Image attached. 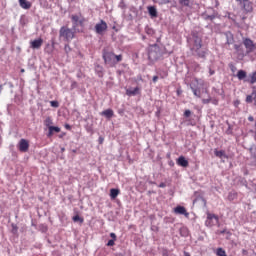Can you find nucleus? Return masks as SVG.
I'll use <instances>...</instances> for the list:
<instances>
[{
    "mask_svg": "<svg viewBox=\"0 0 256 256\" xmlns=\"http://www.w3.org/2000/svg\"><path fill=\"white\" fill-rule=\"evenodd\" d=\"M19 5L22 9H31V2L27 0H19Z\"/></svg>",
    "mask_w": 256,
    "mask_h": 256,
    "instance_id": "14",
    "label": "nucleus"
},
{
    "mask_svg": "<svg viewBox=\"0 0 256 256\" xmlns=\"http://www.w3.org/2000/svg\"><path fill=\"white\" fill-rule=\"evenodd\" d=\"M48 129L52 131L53 133H61V128L57 126H49Z\"/></svg>",
    "mask_w": 256,
    "mask_h": 256,
    "instance_id": "25",
    "label": "nucleus"
},
{
    "mask_svg": "<svg viewBox=\"0 0 256 256\" xmlns=\"http://www.w3.org/2000/svg\"><path fill=\"white\" fill-rule=\"evenodd\" d=\"M2 89H3V86L1 85V86H0V91H1Z\"/></svg>",
    "mask_w": 256,
    "mask_h": 256,
    "instance_id": "53",
    "label": "nucleus"
},
{
    "mask_svg": "<svg viewBox=\"0 0 256 256\" xmlns=\"http://www.w3.org/2000/svg\"><path fill=\"white\" fill-rule=\"evenodd\" d=\"M59 37L60 39H63V41L71 43V41L75 39V31H73L69 27L62 26L59 30Z\"/></svg>",
    "mask_w": 256,
    "mask_h": 256,
    "instance_id": "2",
    "label": "nucleus"
},
{
    "mask_svg": "<svg viewBox=\"0 0 256 256\" xmlns=\"http://www.w3.org/2000/svg\"><path fill=\"white\" fill-rule=\"evenodd\" d=\"M66 129H71V126L69 124L65 125Z\"/></svg>",
    "mask_w": 256,
    "mask_h": 256,
    "instance_id": "49",
    "label": "nucleus"
},
{
    "mask_svg": "<svg viewBox=\"0 0 256 256\" xmlns=\"http://www.w3.org/2000/svg\"><path fill=\"white\" fill-rule=\"evenodd\" d=\"M98 141H99L100 145H103V141H105V138L104 137H99Z\"/></svg>",
    "mask_w": 256,
    "mask_h": 256,
    "instance_id": "44",
    "label": "nucleus"
},
{
    "mask_svg": "<svg viewBox=\"0 0 256 256\" xmlns=\"http://www.w3.org/2000/svg\"><path fill=\"white\" fill-rule=\"evenodd\" d=\"M250 85H255L256 83V71L249 74V79L247 80Z\"/></svg>",
    "mask_w": 256,
    "mask_h": 256,
    "instance_id": "18",
    "label": "nucleus"
},
{
    "mask_svg": "<svg viewBox=\"0 0 256 256\" xmlns=\"http://www.w3.org/2000/svg\"><path fill=\"white\" fill-rule=\"evenodd\" d=\"M21 73H25V69H22V70H21Z\"/></svg>",
    "mask_w": 256,
    "mask_h": 256,
    "instance_id": "52",
    "label": "nucleus"
},
{
    "mask_svg": "<svg viewBox=\"0 0 256 256\" xmlns=\"http://www.w3.org/2000/svg\"><path fill=\"white\" fill-rule=\"evenodd\" d=\"M161 79H165V77H169V73L167 71H162L159 73Z\"/></svg>",
    "mask_w": 256,
    "mask_h": 256,
    "instance_id": "30",
    "label": "nucleus"
},
{
    "mask_svg": "<svg viewBox=\"0 0 256 256\" xmlns=\"http://www.w3.org/2000/svg\"><path fill=\"white\" fill-rule=\"evenodd\" d=\"M194 71L196 73H199V71H201V65H199V63L197 62L194 63Z\"/></svg>",
    "mask_w": 256,
    "mask_h": 256,
    "instance_id": "29",
    "label": "nucleus"
},
{
    "mask_svg": "<svg viewBox=\"0 0 256 256\" xmlns=\"http://www.w3.org/2000/svg\"><path fill=\"white\" fill-rule=\"evenodd\" d=\"M202 47L203 40L201 37L193 34V44L191 46V51L196 53L197 57H200V59H205V57H207V50H202Z\"/></svg>",
    "mask_w": 256,
    "mask_h": 256,
    "instance_id": "1",
    "label": "nucleus"
},
{
    "mask_svg": "<svg viewBox=\"0 0 256 256\" xmlns=\"http://www.w3.org/2000/svg\"><path fill=\"white\" fill-rule=\"evenodd\" d=\"M202 103H203L204 105H207V104L211 103V98L203 99V100H202Z\"/></svg>",
    "mask_w": 256,
    "mask_h": 256,
    "instance_id": "39",
    "label": "nucleus"
},
{
    "mask_svg": "<svg viewBox=\"0 0 256 256\" xmlns=\"http://www.w3.org/2000/svg\"><path fill=\"white\" fill-rule=\"evenodd\" d=\"M101 115H103L104 117H106V119H111L114 115V112L112 109H106L104 110Z\"/></svg>",
    "mask_w": 256,
    "mask_h": 256,
    "instance_id": "16",
    "label": "nucleus"
},
{
    "mask_svg": "<svg viewBox=\"0 0 256 256\" xmlns=\"http://www.w3.org/2000/svg\"><path fill=\"white\" fill-rule=\"evenodd\" d=\"M64 50H65V53H69L71 51V46H69V44H66L64 46Z\"/></svg>",
    "mask_w": 256,
    "mask_h": 256,
    "instance_id": "36",
    "label": "nucleus"
},
{
    "mask_svg": "<svg viewBox=\"0 0 256 256\" xmlns=\"http://www.w3.org/2000/svg\"><path fill=\"white\" fill-rule=\"evenodd\" d=\"M18 149L21 153H27L29 151V141L22 138L18 143Z\"/></svg>",
    "mask_w": 256,
    "mask_h": 256,
    "instance_id": "7",
    "label": "nucleus"
},
{
    "mask_svg": "<svg viewBox=\"0 0 256 256\" xmlns=\"http://www.w3.org/2000/svg\"><path fill=\"white\" fill-rule=\"evenodd\" d=\"M240 5L246 13H251L253 11V3L249 0H242Z\"/></svg>",
    "mask_w": 256,
    "mask_h": 256,
    "instance_id": "9",
    "label": "nucleus"
},
{
    "mask_svg": "<svg viewBox=\"0 0 256 256\" xmlns=\"http://www.w3.org/2000/svg\"><path fill=\"white\" fill-rule=\"evenodd\" d=\"M217 223H219V216H217L215 214L208 213L207 220H206V226L213 227L214 225H217Z\"/></svg>",
    "mask_w": 256,
    "mask_h": 256,
    "instance_id": "5",
    "label": "nucleus"
},
{
    "mask_svg": "<svg viewBox=\"0 0 256 256\" xmlns=\"http://www.w3.org/2000/svg\"><path fill=\"white\" fill-rule=\"evenodd\" d=\"M42 46H43L42 38H38L30 42L31 49H41Z\"/></svg>",
    "mask_w": 256,
    "mask_h": 256,
    "instance_id": "11",
    "label": "nucleus"
},
{
    "mask_svg": "<svg viewBox=\"0 0 256 256\" xmlns=\"http://www.w3.org/2000/svg\"><path fill=\"white\" fill-rule=\"evenodd\" d=\"M214 155L216 156V157H219V159H223V157H224V159H227V154H225V150H215L214 151Z\"/></svg>",
    "mask_w": 256,
    "mask_h": 256,
    "instance_id": "15",
    "label": "nucleus"
},
{
    "mask_svg": "<svg viewBox=\"0 0 256 256\" xmlns=\"http://www.w3.org/2000/svg\"><path fill=\"white\" fill-rule=\"evenodd\" d=\"M251 157L254 161H256V152H253V148L250 149Z\"/></svg>",
    "mask_w": 256,
    "mask_h": 256,
    "instance_id": "38",
    "label": "nucleus"
},
{
    "mask_svg": "<svg viewBox=\"0 0 256 256\" xmlns=\"http://www.w3.org/2000/svg\"><path fill=\"white\" fill-rule=\"evenodd\" d=\"M238 3H240V5H241V2L243 1V0H236Z\"/></svg>",
    "mask_w": 256,
    "mask_h": 256,
    "instance_id": "51",
    "label": "nucleus"
},
{
    "mask_svg": "<svg viewBox=\"0 0 256 256\" xmlns=\"http://www.w3.org/2000/svg\"><path fill=\"white\" fill-rule=\"evenodd\" d=\"M48 137H53V132H52V130H49V132H48Z\"/></svg>",
    "mask_w": 256,
    "mask_h": 256,
    "instance_id": "48",
    "label": "nucleus"
},
{
    "mask_svg": "<svg viewBox=\"0 0 256 256\" xmlns=\"http://www.w3.org/2000/svg\"><path fill=\"white\" fill-rule=\"evenodd\" d=\"M252 96H254V101H256V86L252 87Z\"/></svg>",
    "mask_w": 256,
    "mask_h": 256,
    "instance_id": "37",
    "label": "nucleus"
},
{
    "mask_svg": "<svg viewBox=\"0 0 256 256\" xmlns=\"http://www.w3.org/2000/svg\"><path fill=\"white\" fill-rule=\"evenodd\" d=\"M72 19V23H73V27L74 29L80 25V27H83L84 23H85V18H79L78 15H72L71 16Z\"/></svg>",
    "mask_w": 256,
    "mask_h": 256,
    "instance_id": "8",
    "label": "nucleus"
},
{
    "mask_svg": "<svg viewBox=\"0 0 256 256\" xmlns=\"http://www.w3.org/2000/svg\"><path fill=\"white\" fill-rule=\"evenodd\" d=\"M240 104L241 102L239 100L234 101V107H239Z\"/></svg>",
    "mask_w": 256,
    "mask_h": 256,
    "instance_id": "43",
    "label": "nucleus"
},
{
    "mask_svg": "<svg viewBox=\"0 0 256 256\" xmlns=\"http://www.w3.org/2000/svg\"><path fill=\"white\" fill-rule=\"evenodd\" d=\"M103 59L106 65H110V67H115V65H117V62H115V53L113 52L104 51Z\"/></svg>",
    "mask_w": 256,
    "mask_h": 256,
    "instance_id": "3",
    "label": "nucleus"
},
{
    "mask_svg": "<svg viewBox=\"0 0 256 256\" xmlns=\"http://www.w3.org/2000/svg\"><path fill=\"white\" fill-rule=\"evenodd\" d=\"M44 123H45L46 127L49 128V125H51L53 123V121L51 120V118H47Z\"/></svg>",
    "mask_w": 256,
    "mask_h": 256,
    "instance_id": "34",
    "label": "nucleus"
},
{
    "mask_svg": "<svg viewBox=\"0 0 256 256\" xmlns=\"http://www.w3.org/2000/svg\"><path fill=\"white\" fill-rule=\"evenodd\" d=\"M50 105H51V107H55V108H57V107H59V102H58V101H56V100H54V101H50Z\"/></svg>",
    "mask_w": 256,
    "mask_h": 256,
    "instance_id": "33",
    "label": "nucleus"
},
{
    "mask_svg": "<svg viewBox=\"0 0 256 256\" xmlns=\"http://www.w3.org/2000/svg\"><path fill=\"white\" fill-rule=\"evenodd\" d=\"M159 187H160L161 189H163V188L166 187V185H165V183L162 182V183L159 184Z\"/></svg>",
    "mask_w": 256,
    "mask_h": 256,
    "instance_id": "47",
    "label": "nucleus"
},
{
    "mask_svg": "<svg viewBox=\"0 0 256 256\" xmlns=\"http://www.w3.org/2000/svg\"><path fill=\"white\" fill-rule=\"evenodd\" d=\"M248 121L253 122V121H255V118H253V116H249Z\"/></svg>",
    "mask_w": 256,
    "mask_h": 256,
    "instance_id": "46",
    "label": "nucleus"
},
{
    "mask_svg": "<svg viewBox=\"0 0 256 256\" xmlns=\"http://www.w3.org/2000/svg\"><path fill=\"white\" fill-rule=\"evenodd\" d=\"M182 7H189L190 0H178Z\"/></svg>",
    "mask_w": 256,
    "mask_h": 256,
    "instance_id": "26",
    "label": "nucleus"
},
{
    "mask_svg": "<svg viewBox=\"0 0 256 256\" xmlns=\"http://www.w3.org/2000/svg\"><path fill=\"white\" fill-rule=\"evenodd\" d=\"M110 237L113 241H117V235L115 233H110Z\"/></svg>",
    "mask_w": 256,
    "mask_h": 256,
    "instance_id": "41",
    "label": "nucleus"
},
{
    "mask_svg": "<svg viewBox=\"0 0 256 256\" xmlns=\"http://www.w3.org/2000/svg\"><path fill=\"white\" fill-rule=\"evenodd\" d=\"M73 221L77 223V221H80V223H83V218H80L79 215H76L73 217Z\"/></svg>",
    "mask_w": 256,
    "mask_h": 256,
    "instance_id": "32",
    "label": "nucleus"
},
{
    "mask_svg": "<svg viewBox=\"0 0 256 256\" xmlns=\"http://www.w3.org/2000/svg\"><path fill=\"white\" fill-rule=\"evenodd\" d=\"M115 241H116V240H112V239L109 240L108 243L106 244L107 247H113V246L115 245Z\"/></svg>",
    "mask_w": 256,
    "mask_h": 256,
    "instance_id": "35",
    "label": "nucleus"
},
{
    "mask_svg": "<svg viewBox=\"0 0 256 256\" xmlns=\"http://www.w3.org/2000/svg\"><path fill=\"white\" fill-rule=\"evenodd\" d=\"M154 3H158V5H169L171 0H154Z\"/></svg>",
    "mask_w": 256,
    "mask_h": 256,
    "instance_id": "23",
    "label": "nucleus"
},
{
    "mask_svg": "<svg viewBox=\"0 0 256 256\" xmlns=\"http://www.w3.org/2000/svg\"><path fill=\"white\" fill-rule=\"evenodd\" d=\"M216 255L217 256H227V252H225V250L223 248H217Z\"/></svg>",
    "mask_w": 256,
    "mask_h": 256,
    "instance_id": "22",
    "label": "nucleus"
},
{
    "mask_svg": "<svg viewBox=\"0 0 256 256\" xmlns=\"http://www.w3.org/2000/svg\"><path fill=\"white\" fill-rule=\"evenodd\" d=\"M177 165H179L180 167H189V161H187L184 156H180L177 159Z\"/></svg>",
    "mask_w": 256,
    "mask_h": 256,
    "instance_id": "13",
    "label": "nucleus"
},
{
    "mask_svg": "<svg viewBox=\"0 0 256 256\" xmlns=\"http://www.w3.org/2000/svg\"><path fill=\"white\" fill-rule=\"evenodd\" d=\"M245 77H247V72H245L244 70H239L237 73V78L239 79V81H243Z\"/></svg>",
    "mask_w": 256,
    "mask_h": 256,
    "instance_id": "20",
    "label": "nucleus"
},
{
    "mask_svg": "<svg viewBox=\"0 0 256 256\" xmlns=\"http://www.w3.org/2000/svg\"><path fill=\"white\" fill-rule=\"evenodd\" d=\"M148 13L151 17H157V8L155 6H149Z\"/></svg>",
    "mask_w": 256,
    "mask_h": 256,
    "instance_id": "19",
    "label": "nucleus"
},
{
    "mask_svg": "<svg viewBox=\"0 0 256 256\" xmlns=\"http://www.w3.org/2000/svg\"><path fill=\"white\" fill-rule=\"evenodd\" d=\"M62 151H65V148H62Z\"/></svg>",
    "mask_w": 256,
    "mask_h": 256,
    "instance_id": "55",
    "label": "nucleus"
},
{
    "mask_svg": "<svg viewBox=\"0 0 256 256\" xmlns=\"http://www.w3.org/2000/svg\"><path fill=\"white\" fill-rule=\"evenodd\" d=\"M234 49L237 53L238 59L242 60L245 58V50L243 49V45L241 44H235Z\"/></svg>",
    "mask_w": 256,
    "mask_h": 256,
    "instance_id": "10",
    "label": "nucleus"
},
{
    "mask_svg": "<svg viewBox=\"0 0 256 256\" xmlns=\"http://www.w3.org/2000/svg\"><path fill=\"white\" fill-rule=\"evenodd\" d=\"M204 19H205L206 21H213V19H215V15H206V16L204 17Z\"/></svg>",
    "mask_w": 256,
    "mask_h": 256,
    "instance_id": "31",
    "label": "nucleus"
},
{
    "mask_svg": "<svg viewBox=\"0 0 256 256\" xmlns=\"http://www.w3.org/2000/svg\"><path fill=\"white\" fill-rule=\"evenodd\" d=\"M174 213H176V215H184L185 217H189V212H187V209L183 206H177L174 208Z\"/></svg>",
    "mask_w": 256,
    "mask_h": 256,
    "instance_id": "12",
    "label": "nucleus"
},
{
    "mask_svg": "<svg viewBox=\"0 0 256 256\" xmlns=\"http://www.w3.org/2000/svg\"><path fill=\"white\" fill-rule=\"evenodd\" d=\"M177 93H178V95L180 94V92H179V91H177Z\"/></svg>",
    "mask_w": 256,
    "mask_h": 256,
    "instance_id": "56",
    "label": "nucleus"
},
{
    "mask_svg": "<svg viewBox=\"0 0 256 256\" xmlns=\"http://www.w3.org/2000/svg\"><path fill=\"white\" fill-rule=\"evenodd\" d=\"M243 45L246 49L247 55H249V53H253V51H256V44L250 38H243Z\"/></svg>",
    "mask_w": 256,
    "mask_h": 256,
    "instance_id": "4",
    "label": "nucleus"
},
{
    "mask_svg": "<svg viewBox=\"0 0 256 256\" xmlns=\"http://www.w3.org/2000/svg\"><path fill=\"white\" fill-rule=\"evenodd\" d=\"M121 191L119 189L112 188L110 189V197L111 199H117Z\"/></svg>",
    "mask_w": 256,
    "mask_h": 256,
    "instance_id": "17",
    "label": "nucleus"
},
{
    "mask_svg": "<svg viewBox=\"0 0 256 256\" xmlns=\"http://www.w3.org/2000/svg\"><path fill=\"white\" fill-rule=\"evenodd\" d=\"M243 255H247V250H242Z\"/></svg>",
    "mask_w": 256,
    "mask_h": 256,
    "instance_id": "50",
    "label": "nucleus"
},
{
    "mask_svg": "<svg viewBox=\"0 0 256 256\" xmlns=\"http://www.w3.org/2000/svg\"><path fill=\"white\" fill-rule=\"evenodd\" d=\"M107 22L100 20L99 23L95 25V31L98 35H103L107 31Z\"/></svg>",
    "mask_w": 256,
    "mask_h": 256,
    "instance_id": "6",
    "label": "nucleus"
},
{
    "mask_svg": "<svg viewBox=\"0 0 256 256\" xmlns=\"http://www.w3.org/2000/svg\"><path fill=\"white\" fill-rule=\"evenodd\" d=\"M152 81L153 83H157V81H159V76H153Z\"/></svg>",
    "mask_w": 256,
    "mask_h": 256,
    "instance_id": "42",
    "label": "nucleus"
},
{
    "mask_svg": "<svg viewBox=\"0 0 256 256\" xmlns=\"http://www.w3.org/2000/svg\"><path fill=\"white\" fill-rule=\"evenodd\" d=\"M114 60H115V63H121V61H123V55H115L114 56Z\"/></svg>",
    "mask_w": 256,
    "mask_h": 256,
    "instance_id": "27",
    "label": "nucleus"
},
{
    "mask_svg": "<svg viewBox=\"0 0 256 256\" xmlns=\"http://www.w3.org/2000/svg\"><path fill=\"white\" fill-rule=\"evenodd\" d=\"M137 93H139V87H136L133 90H126V95H129V97L135 96Z\"/></svg>",
    "mask_w": 256,
    "mask_h": 256,
    "instance_id": "21",
    "label": "nucleus"
},
{
    "mask_svg": "<svg viewBox=\"0 0 256 256\" xmlns=\"http://www.w3.org/2000/svg\"><path fill=\"white\" fill-rule=\"evenodd\" d=\"M184 117H191V110H185Z\"/></svg>",
    "mask_w": 256,
    "mask_h": 256,
    "instance_id": "40",
    "label": "nucleus"
},
{
    "mask_svg": "<svg viewBox=\"0 0 256 256\" xmlns=\"http://www.w3.org/2000/svg\"><path fill=\"white\" fill-rule=\"evenodd\" d=\"M255 135H256V122H255Z\"/></svg>",
    "mask_w": 256,
    "mask_h": 256,
    "instance_id": "54",
    "label": "nucleus"
},
{
    "mask_svg": "<svg viewBox=\"0 0 256 256\" xmlns=\"http://www.w3.org/2000/svg\"><path fill=\"white\" fill-rule=\"evenodd\" d=\"M221 233H225V231H222Z\"/></svg>",
    "mask_w": 256,
    "mask_h": 256,
    "instance_id": "57",
    "label": "nucleus"
},
{
    "mask_svg": "<svg viewBox=\"0 0 256 256\" xmlns=\"http://www.w3.org/2000/svg\"><path fill=\"white\" fill-rule=\"evenodd\" d=\"M193 95H195V97L201 98V90L197 89V88H191Z\"/></svg>",
    "mask_w": 256,
    "mask_h": 256,
    "instance_id": "24",
    "label": "nucleus"
},
{
    "mask_svg": "<svg viewBox=\"0 0 256 256\" xmlns=\"http://www.w3.org/2000/svg\"><path fill=\"white\" fill-rule=\"evenodd\" d=\"M255 101V96H252V94L246 96V103H253Z\"/></svg>",
    "mask_w": 256,
    "mask_h": 256,
    "instance_id": "28",
    "label": "nucleus"
},
{
    "mask_svg": "<svg viewBox=\"0 0 256 256\" xmlns=\"http://www.w3.org/2000/svg\"><path fill=\"white\" fill-rule=\"evenodd\" d=\"M209 75H215V70L210 69V70H209Z\"/></svg>",
    "mask_w": 256,
    "mask_h": 256,
    "instance_id": "45",
    "label": "nucleus"
}]
</instances>
